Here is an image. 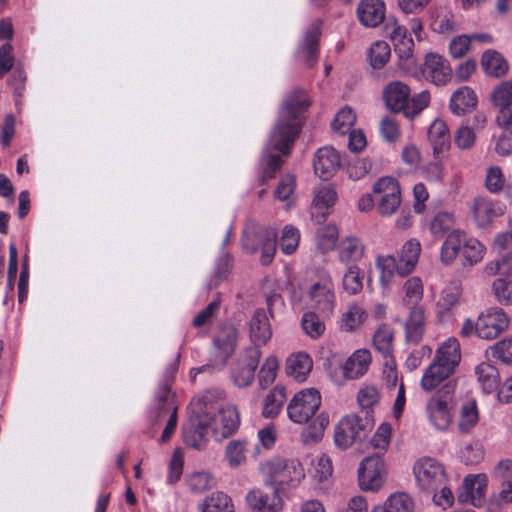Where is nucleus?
I'll return each mask as SVG.
<instances>
[{"label": "nucleus", "instance_id": "obj_60", "mask_svg": "<svg viewBox=\"0 0 512 512\" xmlns=\"http://www.w3.org/2000/svg\"><path fill=\"white\" fill-rule=\"evenodd\" d=\"M492 356L505 364H512V338L503 339L490 347Z\"/></svg>", "mask_w": 512, "mask_h": 512}, {"label": "nucleus", "instance_id": "obj_6", "mask_svg": "<svg viewBox=\"0 0 512 512\" xmlns=\"http://www.w3.org/2000/svg\"><path fill=\"white\" fill-rule=\"evenodd\" d=\"M321 405V395L314 388L303 389L296 393L287 406L288 417L298 424L307 423Z\"/></svg>", "mask_w": 512, "mask_h": 512}, {"label": "nucleus", "instance_id": "obj_42", "mask_svg": "<svg viewBox=\"0 0 512 512\" xmlns=\"http://www.w3.org/2000/svg\"><path fill=\"white\" fill-rule=\"evenodd\" d=\"M328 424L329 417L325 413L317 415L315 420L303 430L301 434L303 443L311 444L320 441Z\"/></svg>", "mask_w": 512, "mask_h": 512}, {"label": "nucleus", "instance_id": "obj_29", "mask_svg": "<svg viewBox=\"0 0 512 512\" xmlns=\"http://www.w3.org/2000/svg\"><path fill=\"white\" fill-rule=\"evenodd\" d=\"M209 431H211V427L208 418L201 419L195 426L183 429L184 442L192 448L201 450L207 442Z\"/></svg>", "mask_w": 512, "mask_h": 512}, {"label": "nucleus", "instance_id": "obj_28", "mask_svg": "<svg viewBox=\"0 0 512 512\" xmlns=\"http://www.w3.org/2000/svg\"><path fill=\"white\" fill-rule=\"evenodd\" d=\"M466 235L460 230H454L448 234L441 246L440 259L445 265H449L463 249Z\"/></svg>", "mask_w": 512, "mask_h": 512}, {"label": "nucleus", "instance_id": "obj_54", "mask_svg": "<svg viewBox=\"0 0 512 512\" xmlns=\"http://www.w3.org/2000/svg\"><path fill=\"white\" fill-rule=\"evenodd\" d=\"M462 254L466 263L476 264L483 258L484 246L477 239L465 237Z\"/></svg>", "mask_w": 512, "mask_h": 512}, {"label": "nucleus", "instance_id": "obj_41", "mask_svg": "<svg viewBox=\"0 0 512 512\" xmlns=\"http://www.w3.org/2000/svg\"><path fill=\"white\" fill-rule=\"evenodd\" d=\"M383 506L387 512H415L414 499L405 492L391 494Z\"/></svg>", "mask_w": 512, "mask_h": 512}, {"label": "nucleus", "instance_id": "obj_64", "mask_svg": "<svg viewBox=\"0 0 512 512\" xmlns=\"http://www.w3.org/2000/svg\"><path fill=\"white\" fill-rule=\"evenodd\" d=\"M504 176L501 169L497 166H491L486 173L485 185L486 188L492 192L497 193L502 190L504 186Z\"/></svg>", "mask_w": 512, "mask_h": 512}, {"label": "nucleus", "instance_id": "obj_21", "mask_svg": "<svg viewBox=\"0 0 512 512\" xmlns=\"http://www.w3.org/2000/svg\"><path fill=\"white\" fill-rule=\"evenodd\" d=\"M473 217L479 227H486L493 219L503 215L504 207L488 197L478 196L473 201Z\"/></svg>", "mask_w": 512, "mask_h": 512}, {"label": "nucleus", "instance_id": "obj_3", "mask_svg": "<svg viewBox=\"0 0 512 512\" xmlns=\"http://www.w3.org/2000/svg\"><path fill=\"white\" fill-rule=\"evenodd\" d=\"M420 252V242L410 239L402 246L398 258L391 255L378 257L377 266L381 270V282L388 285L394 274L400 277L410 274L418 263Z\"/></svg>", "mask_w": 512, "mask_h": 512}, {"label": "nucleus", "instance_id": "obj_14", "mask_svg": "<svg viewBox=\"0 0 512 512\" xmlns=\"http://www.w3.org/2000/svg\"><path fill=\"white\" fill-rule=\"evenodd\" d=\"M236 342L237 329L235 326L230 323L222 324L214 338V345L223 356L221 365L216 367L215 365L206 364L193 369L192 371H196V373H202L208 370L221 369L226 364L227 359L233 354L236 347Z\"/></svg>", "mask_w": 512, "mask_h": 512}, {"label": "nucleus", "instance_id": "obj_34", "mask_svg": "<svg viewBox=\"0 0 512 512\" xmlns=\"http://www.w3.org/2000/svg\"><path fill=\"white\" fill-rule=\"evenodd\" d=\"M488 480L484 474L468 475L463 481V488L472 494V505L479 507L483 504Z\"/></svg>", "mask_w": 512, "mask_h": 512}, {"label": "nucleus", "instance_id": "obj_52", "mask_svg": "<svg viewBox=\"0 0 512 512\" xmlns=\"http://www.w3.org/2000/svg\"><path fill=\"white\" fill-rule=\"evenodd\" d=\"M284 401V394L279 389H273L265 398L262 414L266 418L277 416Z\"/></svg>", "mask_w": 512, "mask_h": 512}, {"label": "nucleus", "instance_id": "obj_26", "mask_svg": "<svg viewBox=\"0 0 512 512\" xmlns=\"http://www.w3.org/2000/svg\"><path fill=\"white\" fill-rule=\"evenodd\" d=\"M476 105L475 92L468 86H462L452 94L449 107L453 114L461 116L472 111Z\"/></svg>", "mask_w": 512, "mask_h": 512}, {"label": "nucleus", "instance_id": "obj_18", "mask_svg": "<svg viewBox=\"0 0 512 512\" xmlns=\"http://www.w3.org/2000/svg\"><path fill=\"white\" fill-rule=\"evenodd\" d=\"M176 372V367L171 365L164 376L163 381L159 384L156 394L157 411L153 419L155 423H159L164 416H166L173 409L177 410L174 403L173 395L170 392V386Z\"/></svg>", "mask_w": 512, "mask_h": 512}, {"label": "nucleus", "instance_id": "obj_13", "mask_svg": "<svg viewBox=\"0 0 512 512\" xmlns=\"http://www.w3.org/2000/svg\"><path fill=\"white\" fill-rule=\"evenodd\" d=\"M309 296L312 307L327 315L332 313L335 295L332 279L328 273L323 272L320 280L311 286Z\"/></svg>", "mask_w": 512, "mask_h": 512}, {"label": "nucleus", "instance_id": "obj_47", "mask_svg": "<svg viewBox=\"0 0 512 512\" xmlns=\"http://www.w3.org/2000/svg\"><path fill=\"white\" fill-rule=\"evenodd\" d=\"M391 49L387 42L376 41L369 50V62L374 69H380L388 62Z\"/></svg>", "mask_w": 512, "mask_h": 512}, {"label": "nucleus", "instance_id": "obj_35", "mask_svg": "<svg viewBox=\"0 0 512 512\" xmlns=\"http://www.w3.org/2000/svg\"><path fill=\"white\" fill-rule=\"evenodd\" d=\"M481 66L486 74L493 77L504 76L508 71L507 62L494 50H488L482 55Z\"/></svg>", "mask_w": 512, "mask_h": 512}, {"label": "nucleus", "instance_id": "obj_37", "mask_svg": "<svg viewBox=\"0 0 512 512\" xmlns=\"http://www.w3.org/2000/svg\"><path fill=\"white\" fill-rule=\"evenodd\" d=\"M364 255V246L355 237H349L341 241L339 245V259L343 263L356 262Z\"/></svg>", "mask_w": 512, "mask_h": 512}, {"label": "nucleus", "instance_id": "obj_22", "mask_svg": "<svg viewBox=\"0 0 512 512\" xmlns=\"http://www.w3.org/2000/svg\"><path fill=\"white\" fill-rule=\"evenodd\" d=\"M249 334L254 344L252 347L258 349L259 346L265 345L271 339L272 328L265 309L258 308L255 310L250 320Z\"/></svg>", "mask_w": 512, "mask_h": 512}, {"label": "nucleus", "instance_id": "obj_17", "mask_svg": "<svg viewBox=\"0 0 512 512\" xmlns=\"http://www.w3.org/2000/svg\"><path fill=\"white\" fill-rule=\"evenodd\" d=\"M340 165V155L333 147L319 148L314 155V172L323 180L330 179L337 172Z\"/></svg>", "mask_w": 512, "mask_h": 512}, {"label": "nucleus", "instance_id": "obj_61", "mask_svg": "<svg viewBox=\"0 0 512 512\" xmlns=\"http://www.w3.org/2000/svg\"><path fill=\"white\" fill-rule=\"evenodd\" d=\"M380 132L385 141L394 142L400 136L399 124L393 116L387 115L380 122Z\"/></svg>", "mask_w": 512, "mask_h": 512}, {"label": "nucleus", "instance_id": "obj_50", "mask_svg": "<svg viewBox=\"0 0 512 512\" xmlns=\"http://www.w3.org/2000/svg\"><path fill=\"white\" fill-rule=\"evenodd\" d=\"M430 94L424 90L412 97H409L403 114L407 118H414L420 114L429 104Z\"/></svg>", "mask_w": 512, "mask_h": 512}, {"label": "nucleus", "instance_id": "obj_63", "mask_svg": "<svg viewBox=\"0 0 512 512\" xmlns=\"http://www.w3.org/2000/svg\"><path fill=\"white\" fill-rule=\"evenodd\" d=\"M493 291L498 301L505 304H512V281L498 278L493 282Z\"/></svg>", "mask_w": 512, "mask_h": 512}, {"label": "nucleus", "instance_id": "obj_31", "mask_svg": "<svg viewBox=\"0 0 512 512\" xmlns=\"http://www.w3.org/2000/svg\"><path fill=\"white\" fill-rule=\"evenodd\" d=\"M321 22H313L307 29L301 51L305 53V61L308 66H313L318 57V42L320 36Z\"/></svg>", "mask_w": 512, "mask_h": 512}, {"label": "nucleus", "instance_id": "obj_57", "mask_svg": "<svg viewBox=\"0 0 512 512\" xmlns=\"http://www.w3.org/2000/svg\"><path fill=\"white\" fill-rule=\"evenodd\" d=\"M478 422V412L475 402H468L461 408L459 428L462 432H469Z\"/></svg>", "mask_w": 512, "mask_h": 512}, {"label": "nucleus", "instance_id": "obj_53", "mask_svg": "<svg viewBox=\"0 0 512 512\" xmlns=\"http://www.w3.org/2000/svg\"><path fill=\"white\" fill-rule=\"evenodd\" d=\"M300 239L299 231L293 226L287 225L283 228L279 247L283 253L290 255L295 252Z\"/></svg>", "mask_w": 512, "mask_h": 512}, {"label": "nucleus", "instance_id": "obj_40", "mask_svg": "<svg viewBox=\"0 0 512 512\" xmlns=\"http://www.w3.org/2000/svg\"><path fill=\"white\" fill-rule=\"evenodd\" d=\"M285 465L286 458L283 457H274L262 465V472L269 478L266 482L268 487L275 485L279 488V486L282 485Z\"/></svg>", "mask_w": 512, "mask_h": 512}, {"label": "nucleus", "instance_id": "obj_4", "mask_svg": "<svg viewBox=\"0 0 512 512\" xmlns=\"http://www.w3.org/2000/svg\"><path fill=\"white\" fill-rule=\"evenodd\" d=\"M276 237L275 228L252 225L243 232L242 246L251 253L261 249L262 263L268 265L273 260L276 251Z\"/></svg>", "mask_w": 512, "mask_h": 512}, {"label": "nucleus", "instance_id": "obj_12", "mask_svg": "<svg viewBox=\"0 0 512 512\" xmlns=\"http://www.w3.org/2000/svg\"><path fill=\"white\" fill-rule=\"evenodd\" d=\"M211 432L217 441H221L234 434L240 423L239 413L235 406L225 405L218 413L208 419Z\"/></svg>", "mask_w": 512, "mask_h": 512}, {"label": "nucleus", "instance_id": "obj_16", "mask_svg": "<svg viewBox=\"0 0 512 512\" xmlns=\"http://www.w3.org/2000/svg\"><path fill=\"white\" fill-rule=\"evenodd\" d=\"M492 103L499 109L496 122L500 127L512 125V81H504L495 87Z\"/></svg>", "mask_w": 512, "mask_h": 512}, {"label": "nucleus", "instance_id": "obj_38", "mask_svg": "<svg viewBox=\"0 0 512 512\" xmlns=\"http://www.w3.org/2000/svg\"><path fill=\"white\" fill-rule=\"evenodd\" d=\"M428 137L435 152H441L449 145V131L443 120L436 119L428 129Z\"/></svg>", "mask_w": 512, "mask_h": 512}, {"label": "nucleus", "instance_id": "obj_45", "mask_svg": "<svg viewBox=\"0 0 512 512\" xmlns=\"http://www.w3.org/2000/svg\"><path fill=\"white\" fill-rule=\"evenodd\" d=\"M305 472L298 459L286 458L285 470H283L282 485L296 487L304 479Z\"/></svg>", "mask_w": 512, "mask_h": 512}, {"label": "nucleus", "instance_id": "obj_39", "mask_svg": "<svg viewBox=\"0 0 512 512\" xmlns=\"http://www.w3.org/2000/svg\"><path fill=\"white\" fill-rule=\"evenodd\" d=\"M201 512H234L231 498L220 491L206 497L200 505Z\"/></svg>", "mask_w": 512, "mask_h": 512}, {"label": "nucleus", "instance_id": "obj_62", "mask_svg": "<svg viewBox=\"0 0 512 512\" xmlns=\"http://www.w3.org/2000/svg\"><path fill=\"white\" fill-rule=\"evenodd\" d=\"M188 486L192 491L202 493L213 486V478L209 473L196 472L188 478Z\"/></svg>", "mask_w": 512, "mask_h": 512}, {"label": "nucleus", "instance_id": "obj_30", "mask_svg": "<svg viewBox=\"0 0 512 512\" xmlns=\"http://www.w3.org/2000/svg\"><path fill=\"white\" fill-rule=\"evenodd\" d=\"M477 380L485 393H491L499 387L500 376L497 368L489 362L475 367Z\"/></svg>", "mask_w": 512, "mask_h": 512}, {"label": "nucleus", "instance_id": "obj_55", "mask_svg": "<svg viewBox=\"0 0 512 512\" xmlns=\"http://www.w3.org/2000/svg\"><path fill=\"white\" fill-rule=\"evenodd\" d=\"M454 226V216L448 212L437 213L430 223L431 233L435 237H442Z\"/></svg>", "mask_w": 512, "mask_h": 512}, {"label": "nucleus", "instance_id": "obj_58", "mask_svg": "<svg viewBox=\"0 0 512 512\" xmlns=\"http://www.w3.org/2000/svg\"><path fill=\"white\" fill-rule=\"evenodd\" d=\"M230 269V258L228 255L221 256L216 267L207 283L208 289L216 288L227 276Z\"/></svg>", "mask_w": 512, "mask_h": 512}, {"label": "nucleus", "instance_id": "obj_24", "mask_svg": "<svg viewBox=\"0 0 512 512\" xmlns=\"http://www.w3.org/2000/svg\"><path fill=\"white\" fill-rule=\"evenodd\" d=\"M409 316L405 322V338L408 342L417 344L425 331V312L423 306H410Z\"/></svg>", "mask_w": 512, "mask_h": 512}, {"label": "nucleus", "instance_id": "obj_56", "mask_svg": "<svg viewBox=\"0 0 512 512\" xmlns=\"http://www.w3.org/2000/svg\"><path fill=\"white\" fill-rule=\"evenodd\" d=\"M365 319V311L359 306H351L342 315L341 328L345 331H352L358 328Z\"/></svg>", "mask_w": 512, "mask_h": 512}, {"label": "nucleus", "instance_id": "obj_44", "mask_svg": "<svg viewBox=\"0 0 512 512\" xmlns=\"http://www.w3.org/2000/svg\"><path fill=\"white\" fill-rule=\"evenodd\" d=\"M405 296L403 304L406 307L421 306L420 302L423 298V284L419 277H411L406 280L403 286Z\"/></svg>", "mask_w": 512, "mask_h": 512}, {"label": "nucleus", "instance_id": "obj_11", "mask_svg": "<svg viewBox=\"0 0 512 512\" xmlns=\"http://www.w3.org/2000/svg\"><path fill=\"white\" fill-rule=\"evenodd\" d=\"M384 462L379 454L363 459L358 469L359 485L363 490L377 491L383 485Z\"/></svg>", "mask_w": 512, "mask_h": 512}, {"label": "nucleus", "instance_id": "obj_5", "mask_svg": "<svg viewBox=\"0 0 512 512\" xmlns=\"http://www.w3.org/2000/svg\"><path fill=\"white\" fill-rule=\"evenodd\" d=\"M413 473L418 488L431 495L447 482L443 465L431 457L418 459L413 466Z\"/></svg>", "mask_w": 512, "mask_h": 512}, {"label": "nucleus", "instance_id": "obj_8", "mask_svg": "<svg viewBox=\"0 0 512 512\" xmlns=\"http://www.w3.org/2000/svg\"><path fill=\"white\" fill-rule=\"evenodd\" d=\"M377 201V209L381 215L394 214L401 203V192L398 182L391 177H383L373 186Z\"/></svg>", "mask_w": 512, "mask_h": 512}, {"label": "nucleus", "instance_id": "obj_59", "mask_svg": "<svg viewBox=\"0 0 512 512\" xmlns=\"http://www.w3.org/2000/svg\"><path fill=\"white\" fill-rule=\"evenodd\" d=\"M486 273L489 275L512 276V255H504L486 266Z\"/></svg>", "mask_w": 512, "mask_h": 512}, {"label": "nucleus", "instance_id": "obj_15", "mask_svg": "<svg viewBox=\"0 0 512 512\" xmlns=\"http://www.w3.org/2000/svg\"><path fill=\"white\" fill-rule=\"evenodd\" d=\"M269 491L255 488L246 495V502L252 512H279L282 509V499L275 485L268 487Z\"/></svg>", "mask_w": 512, "mask_h": 512}, {"label": "nucleus", "instance_id": "obj_9", "mask_svg": "<svg viewBox=\"0 0 512 512\" xmlns=\"http://www.w3.org/2000/svg\"><path fill=\"white\" fill-rule=\"evenodd\" d=\"M260 358L261 351L257 347L244 351L231 369L230 377L235 386L245 388L252 384Z\"/></svg>", "mask_w": 512, "mask_h": 512}, {"label": "nucleus", "instance_id": "obj_7", "mask_svg": "<svg viewBox=\"0 0 512 512\" xmlns=\"http://www.w3.org/2000/svg\"><path fill=\"white\" fill-rule=\"evenodd\" d=\"M370 426L368 416L365 419L356 414L343 417L335 428V444L341 449L349 448L364 438Z\"/></svg>", "mask_w": 512, "mask_h": 512}, {"label": "nucleus", "instance_id": "obj_49", "mask_svg": "<svg viewBox=\"0 0 512 512\" xmlns=\"http://www.w3.org/2000/svg\"><path fill=\"white\" fill-rule=\"evenodd\" d=\"M361 271L356 265L348 267L343 276L342 285L343 289L350 295L359 293L363 288Z\"/></svg>", "mask_w": 512, "mask_h": 512}, {"label": "nucleus", "instance_id": "obj_36", "mask_svg": "<svg viewBox=\"0 0 512 512\" xmlns=\"http://www.w3.org/2000/svg\"><path fill=\"white\" fill-rule=\"evenodd\" d=\"M247 453V441L246 440H231L228 442L224 458L227 461L230 468L235 469L243 465L246 460Z\"/></svg>", "mask_w": 512, "mask_h": 512}, {"label": "nucleus", "instance_id": "obj_19", "mask_svg": "<svg viewBox=\"0 0 512 512\" xmlns=\"http://www.w3.org/2000/svg\"><path fill=\"white\" fill-rule=\"evenodd\" d=\"M410 94V87L402 81H391L383 89L385 104L394 113L404 112Z\"/></svg>", "mask_w": 512, "mask_h": 512}, {"label": "nucleus", "instance_id": "obj_1", "mask_svg": "<svg viewBox=\"0 0 512 512\" xmlns=\"http://www.w3.org/2000/svg\"><path fill=\"white\" fill-rule=\"evenodd\" d=\"M460 361V344L456 338H449L437 348L420 381L423 391H436L427 402L426 411L430 423L439 430L447 429L452 420L451 409L458 385L454 374Z\"/></svg>", "mask_w": 512, "mask_h": 512}, {"label": "nucleus", "instance_id": "obj_27", "mask_svg": "<svg viewBox=\"0 0 512 512\" xmlns=\"http://www.w3.org/2000/svg\"><path fill=\"white\" fill-rule=\"evenodd\" d=\"M313 363L306 353L291 355L286 361V373L297 382H303L312 369Z\"/></svg>", "mask_w": 512, "mask_h": 512}, {"label": "nucleus", "instance_id": "obj_25", "mask_svg": "<svg viewBox=\"0 0 512 512\" xmlns=\"http://www.w3.org/2000/svg\"><path fill=\"white\" fill-rule=\"evenodd\" d=\"M371 363V354L366 349L355 351L343 364V375L347 379H357L363 376Z\"/></svg>", "mask_w": 512, "mask_h": 512}, {"label": "nucleus", "instance_id": "obj_33", "mask_svg": "<svg viewBox=\"0 0 512 512\" xmlns=\"http://www.w3.org/2000/svg\"><path fill=\"white\" fill-rule=\"evenodd\" d=\"M394 329L387 323L381 324L374 333L373 345L385 358H392Z\"/></svg>", "mask_w": 512, "mask_h": 512}, {"label": "nucleus", "instance_id": "obj_2", "mask_svg": "<svg viewBox=\"0 0 512 512\" xmlns=\"http://www.w3.org/2000/svg\"><path fill=\"white\" fill-rule=\"evenodd\" d=\"M308 106V97L304 91H295L286 97L279 113V119L263 151L262 160H266L263 181L273 178L281 168L283 164L281 156L289 154L301 131L300 114Z\"/></svg>", "mask_w": 512, "mask_h": 512}, {"label": "nucleus", "instance_id": "obj_48", "mask_svg": "<svg viewBox=\"0 0 512 512\" xmlns=\"http://www.w3.org/2000/svg\"><path fill=\"white\" fill-rule=\"evenodd\" d=\"M356 122V114L350 107L341 109L332 122V129L340 134L345 135L350 132Z\"/></svg>", "mask_w": 512, "mask_h": 512}, {"label": "nucleus", "instance_id": "obj_43", "mask_svg": "<svg viewBox=\"0 0 512 512\" xmlns=\"http://www.w3.org/2000/svg\"><path fill=\"white\" fill-rule=\"evenodd\" d=\"M301 327L304 333L311 339L320 338L325 332V323L318 314L313 311L305 312L301 319Z\"/></svg>", "mask_w": 512, "mask_h": 512}, {"label": "nucleus", "instance_id": "obj_32", "mask_svg": "<svg viewBox=\"0 0 512 512\" xmlns=\"http://www.w3.org/2000/svg\"><path fill=\"white\" fill-rule=\"evenodd\" d=\"M336 192L331 187H321L317 190L313 199L311 215L313 218H324L329 209L335 204Z\"/></svg>", "mask_w": 512, "mask_h": 512}, {"label": "nucleus", "instance_id": "obj_20", "mask_svg": "<svg viewBox=\"0 0 512 512\" xmlns=\"http://www.w3.org/2000/svg\"><path fill=\"white\" fill-rule=\"evenodd\" d=\"M423 74L435 85H444L452 77L448 61L440 55L428 54L425 58Z\"/></svg>", "mask_w": 512, "mask_h": 512}, {"label": "nucleus", "instance_id": "obj_23", "mask_svg": "<svg viewBox=\"0 0 512 512\" xmlns=\"http://www.w3.org/2000/svg\"><path fill=\"white\" fill-rule=\"evenodd\" d=\"M386 6L383 0H361L357 6L360 23L366 27H377L384 20Z\"/></svg>", "mask_w": 512, "mask_h": 512}, {"label": "nucleus", "instance_id": "obj_10", "mask_svg": "<svg viewBox=\"0 0 512 512\" xmlns=\"http://www.w3.org/2000/svg\"><path fill=\"white\" fill-rule=\"evenodd\" d=\"M508 325L509 319L503 309L489 308L475 322V333L482 339L492 340L505 331Z\"/></svg>", "mask_w": 512, "mask_h": 512}, {"label": "nucleus", "instance_id": "obj_51", "mask_svg": "<svg viewBox=\"0 0 512 512\" xmlns=\"http://www.w3.org/2000/svg\"><path fill=\"white\" fill-rule=\"evenodd\" d=\"M277 369V358L274 356L267 357L258 375V381L261 388L265 389L275 381Z\"/></svg>", "mask_w": 512, "mask_h": 512}, {"label": "nucleus", "instance_id": "obj_46", "mask_svg": "<svg viewBox=\"0 0 512 512\" xmlns=\"http://www.w3.org/2000/svg\"><path fill=\"white\" fill-rule=\"evenodd\" d=\"M339 232L335 225L328 224L318 229L316 234L317 247L322 252L333 249L338 240Z\"/></svg>", "mask_w": 512, "mask_h": 512}]
</instances>
